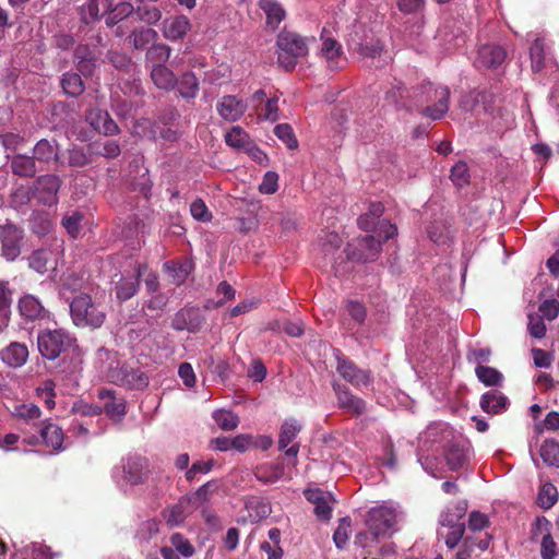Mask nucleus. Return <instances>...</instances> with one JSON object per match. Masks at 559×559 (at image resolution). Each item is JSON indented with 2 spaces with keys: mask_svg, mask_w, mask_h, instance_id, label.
<instances>
[{
  "mask_svg": "<svg viewBox=\"0 0 559 559\" xmlns=\"http://www.w3.org/2000/svg\"><path fill=\"white\" fill-rule=\"evenodd\" d=\"M419 441L425 443H448L444 449V460L452 472L465 469L472 457V445L461 437L455 438L452 429L443 423L429 425L420 435Z\"/></svg>",
  "mask_w": 559,
  "mask_h": 559,
  "instance_id": "obj_1",
  "label": "nucleus"
},
{
  "mask_svg": "<svg viewBox=\"0 0 559 559\" xmlns=\"http://www.w3.org/2000/svg\"><path fill=\"white\" fill-rule=\"evenodd\" d=\"M449 88L431 82H427L412 92L413 107H423L421 115L431 120H440L444 117L449 110Z\"/></svg>",
  "mask_w": 559,
  "mask_h": 559,
  "instance_id": "obj_2",
  "label": "nucleus"
},
{
  "mask_svg": "<svg viewBox=\"0 0 559 559\" xmlns=\"http://www.w3.org/2000/svg\"><path fill=\"white\" fill-rule=\"evenodd\" d=\"M309 40L313 37H304L292 31H282L276 38L277 64L286 71H292L298 62L309 53Z\"/></svg>",
  "mask_w": 559,
  "mask_h": 559,
  "instance_id": "obj_3",
  "label": "nucleus"
},
{
  "mask_svg": "<svg viewBox=\"0 0 559 559\" xmlns=\"http://www.w3.org/2000/svg\"><path fill=\"white\" fill-rule=\"evenodd\" d=\"M70 314L76 326L97 329L103 325L106 312L102 305L92 300L91 296L80 294L70 304Z\"/></svg>",
  "mask_w": 559,
  "mask_h": 559,
  "instance_id": "obj_4",
  "label": "nucleus"
},
{
  "mask_svg": "<svg viewBox=\"0 0 559 559\" xmlns=\"http://www.w3.org/2000/svg\"><path fill=\"white\" fill-rule=\"evenodd\" d=\"M147 462L139 455L129 456L120 467H115L112 478L120 490L127 492L129 488L144 481Z\"/></svg>",
  "mask_w": 559,
  "mask_h": 559,
  "instance_id": "obj_5",
  "label": "nucleus"
},
{
  "mask_svg": "<svg viewBox=\"0 0 559 559\" xmlns=\"http://www.w3.org/2000/svg\"><path fill=\"white\" fill-rule=\"evenodd\" d=\"M399 510L391 503H383L368 511L367 526L374 537L391 536L396 532Z\"/></svg>",
  "mask_w": 559,
  "mask_h": 559,
  "instance_id": "obj_6",
  "label": "nucleus"
},
{
  "mask_svg": "<svg viewBox=\"0 0 559 559\" xmlns=\"http://www.w3.org/2000/svg\"><path fill=\"white\" fill-rule=\"evenodd\" d=\"M74 338L63 329L45 330L38 334L37 346L40 355L49 360L58 358L69 349Z\"/></svg>",
  "mask_w": 559,
  "mask_h": 559,
  "instance_id": "obj_7",
  "label": "nucleus"
},
{
  "mask_svg": "<svg viewBox=\"0 0 559 559\" xmlns=\"http://www.w3.org/2000/svg\"><path fill=\"white\" fill-rule=\"evenodd\" d=\"M336 372L356 389H372L373 376L370 370L356 366L352 360L336 353Z\"/></svg>",
  "mask_w": 559,
  "mask_h": 559,
  "instance_id": "obj_8",
  "label": "nucleus"
},
{
  "mask_svg": "<svg viewBox=\"0 0 559 559\" xmlns=\"http://www.w3.org/2000/svg\"><path fill=\"white\" fill-rule=\"evenodd\" d=\"M320 40L319 58L325 67L331 71L344 68L347 63V58L341 43L326 28L322 29Z\"/></svg>",
  "mask_w": 559,
  "mask_h": 559,
  "instance_id": "obj_9",
  "label": "nucleus"
},
{
  "mask_svg": "<svg viewBox=\"0 0 559 559\" xmlns=\"http://www.w3.org/2000/svg\"><path fill=\"white\" fill-rule=\"evenodd\" d=\"M23 231L16 225L7 222L0 226L1 254L8 261H14L21 253Z\"/></svg>",
  "mask_w": 559,
  "mask_h": 559,
  "instance_id": "obj_10",
  "label": "nucleus"
},
{
  "mask_svg": "<svg viewBox=\"0 0 559 559\" xmlns=\"http://www.w3.org/2000/svg\"><path fill=\"white\" fill-rule=\"evenodd\" d=\"M302 426L295 418H287L283 421L278 436V449L285 450V455L287 457L293 459L292 465L295 466L297 464V455L299 452V443H294L289 448L288 444L293 442V440L300 432Z\"/></svg>",
  "mask_w": 559,
  "mask_h": 559,
  "instance_id": "obj_11",
  "label": "nucleus"
},
{
  "mask_svg": "<svg viewBox=\"0 0 559 559\" xmlns=\"http://www.w3.org/2000/svg\"><path fill=\"white\" fill-rule=\"evenodd\" d=\"M332 388L337 401V406L350 414L359 416L366 411V402L355 395L345 384L334 381Z\"/></svg>",
  "mask_w": 559,
  "mask_h": 559,
  "instance_id": "obj_12",
  "label": "nucleus"
},
{
  "mask_svg": "<svg viewBox=\"0 0 559 559\" xmlns=\"http://www.w3.org/2000/svg\"><path fill=\"white\" fill-rule=\"evenodd\" d=\"M146 266L143 264H135L132 272L128 275H121L119 281L115 282L116 297L121 300L132 298L140 286V278L144 274Z\"/></svg>",
  "mask_w": 559,
  "mask_h": 559,
  "instance_id": "obj_13",
  "label": "nucleus"
},
{
  "mask_svg": "<svg viewBox=\"0 0 559 559\" xmlns=\"http://www.w3.org/2000/svg\"><path fill=\"white\" fill-rule=\"evenodd\" d=\"M506 50L498 45H483L478 48L474 66L478 70L498 69L506 60Z\"/></svg>",
  "mask_w": 559,
  "mask_h": 559,
  "instance_id": "obj_14",
  "label": "nucleus"
},
{
  "mask_svg": "<svg viewBox=\"0 0 559 559\" xmlns=\"http://www.w3.org/2000/svg\"><path fill=\"white\" fill-rule=\"evenodd\" d=\"M63 439V431L58 425L51 421L44 423L40 429V440L47 448L51 449V452L58 453L64 449ZM25 441L31 445H36L39 443V438L32 436Z\"/></svg>",
  "mask_w": 559,
  "mask_h": 559,
  "instance_id": "obj_15",
  "label": "nucleus"
},
{
  "mask_svg": "<svg viewBox=\"0 0 559 559\" xmlns=\"http://www.w3.org/2000/svg\"><path fill=\"white\" fill-rule=\"evenodd\" d=\"M192 24L186 15H171L163 20L160 32L165 39L178 41L191 31Z\"/></svg>",
  "mask_w": 559,
  "mask_h": 559,
  "instance_id": "obj_16",
  "label": "nucleus"
},
{
  "mask_svg": "<svg viewBox=\"0 0 559 559\" xmlns=\"http://www.w3.org/2000/svg\"><path fill=\"white\" fill-rule=\"evenodd\" d=\"M381 250V241L373 235L365 236L357 241V251L352 250V245L346 249L347 258L360 262L374 260Z\"/></svg>",
  "mask_w": 559,
  "mask_h": 559,
  "instance_id": "obj_17",
  "label": "nucleus"
},
{
  "mask_svg": "<svg viewBox=\"0 0 559 559\" xmlns=\"http://www.w3.org/2000/svg\"><path fill=\"white\" fill-rule=\"evenodd\" d=\"M17 310L22 319L27 322L41 320L48 313L41 301L31 294H25L19 299Z\"/></svg>",
  "mask_w": 559,
  "mask_h": 559,
  "instance_id": "obj_18",
  "label": "nucleus"
},
{
  "mask_svg": "<svg viewBox=\"0 0 559 559\" xmlns=\"http://www.w3.org/2000/svg\"><path fill=\"white\" fill-rule=\"evenodd\" d=\"M216 109L224 120L235 122L246 112L247 104L237 96L226 95L217 103Z\"/></svg>",
  "mask_w": 559,
  "mask_h": 559,
  "instance_id": "obj_19",
  "label": "nucleus"
},
{
  "mask_svg": "<svg viewBox=\"0 0 559 559\" xmlns=\"http://www.w3.org/2000/svg\"><path fill=\"white\" fill-rule=\"evenodd\" d=\"M203 318L200 309L191 307L179 310L175 314L171 326L177 331L197 332L200 330Z\"/></svg>",
  "mask_w": 559,
  "mask_h": 559,
  "instance_id": "obj_20",
  "label": "nucleus"
},
{
  "mask_svg": "<svg viewBox=\"0 0 559 559\" xmlns=\"http://www.w3.org/2000/svg\"><path fill=\"white\" fill-rule=\"evenodd\" d=\"M86 121L97 132L114 135L119 132L117 123L106 110L92 109L86 114Z\"/></svg>",
  "mask_w": 559,
  "mask_h": 559,
  "instance_id": "obj_21",
  "label": "nucleus"
},
{
  "mask_svg": "<svg viewBox=\"0 0 559 559\" xmlns=\"http://www.w3.org/2000/svg\"><path fill=\"white\" fill-rule=\"evenodd\" d=\"M479 406L489 415H499L508 409L509 399L500 391L490 390L480 396Z\"/></svg>",
  "mask_w": 559,
  "mask_h": 559,
  "instance_id": "obj_22",
  "label": "nucleus"
},
{
  "mask_svg": "<svg viewBox=\"0 0 559 559\" xmlns=\"http://www.w3.org/2000/svg\"><path fill=\"white\" fill-rule=\"evenodd\" d=\"M5 551V544L0 539V559L4 558ZM11 559H51V555L46 546L32 543L31 545L16 549Z\"/></svg>",
  "mask_w": 559,
  "mask_h": 559,
  "instance_id": "obj_23",
  "label": "nucleus"
},
{
  "mask_svg": "<svg viewBox=\"0 0 559 559\" xmlns=\"http://www.w3.org/2000/svg\"><path fill=\"white\" fill-rule=\"evenodd\" d=\"M0 358L9 367H22L28 358L27 346L23 343L12 342L0 352Z\"/></svg>",
  "mask_w": 559,
  "mask_h": 559,
  "instance_id": "obj_24",
  "label": "nucleus"
},
{
  "mask_svg": "<svg viewBox=\"0 0 559 559\" xmlns=\"http://www.w3.org/2000/svg\"><path fill=\"white\" fill-rule=\"evenodd\" d=\"M60 179L55 175H46L37 179V192L39 200L45 204L56 202L57 193L60 189Z\"/></svg>",
  "mask_w": 559,
  "mask_h": 559,
  "instance_id": "obj_25",
  "label": "nucleus"
},
{
  "mask_svg": "<svg viewBox=\"0 0 559 559\" xmlns=\"http://www.w3.org/2000/svg\"><path fill=\"white\" fill-rule=\"evenodd\" d=\"M98 397L104 401L106 414L114 420H120L126 414V402L122 397H117L115 391L99 390Z\"/></svg>",
  "mask_w": 559,
  "mask_h": 559,
  "instance_id": "obj_26",
  "label": "nucleus"
},
{
  "mask_svg": "<svg viewBox=\"0 0 559 559\" xmlns=\"http://www.w3.org/2000/svg\"><path fill=\"white\" fill-rule=\"evenodd\" d=\"M112 0H90L81 8V17L84 23H91L109 14Z\"/></svg>",
  "mask_w": 559,
  "mask_h": 559,
  "instance_id": "obj_27",
  "label": "nucleus"
},
{
  "mask_svg": "<svg viewBox=\"0 0 559 559\" xmlns=\"http://www.w3.org/2000/svg\"><path fill=\"white\" fill-rule=\"evenodd\" d=\"M151 78L155 86L160 90L170 91L177 84L176 75L164 64H154L151 70Z\"/></svg>",
  "mask_w": 559,
  "mask_h": 559,
  "instance_id": "obj_28",
  "label": "nucleus"
},
{
  "mask_svg": "<svg viewBox=\"0 0 559 559\" xmlns=\"http://www.w3.org/2000/svg\"><path fill=\"white\" fill-rule=\"evenodd\" d=\"M192 509L191 499L186 497L180 498L177 503L169 508L166 515L167 524L170 526L180 525L183 523L188 514H190Z\"/></svg>",
  "mask_w": 559,
  "mask_h": 559,
  "instance_id": "obj_29",
  "label": "nucleus"
},
{
  "mask_svg": "<svg viewBox=\"0 0 559 559\" xmlns=\"http://www.w3.org/2000/svg\"><path fill=\"white\" fill-rule=\"evenodd\" d=\"M475 376L485 386L501 388L504 382L503 374L498 369L489 366L475 367Z\"/></svg>",
  "mask_w": 559,
  "mask_h": 559,
  "instance_id": "obj_30",
  "label": "nucleus"
},
{
  "mask_svg": "<svg viewBox=\"0 0 559 559\" xmlns=\"http://www.w3.org/2000/svg\"><path fill=\"white\" fill-rule=\"evenodd\" d=\"M558 499L559 492L557 487L552 483L546 481L540 485L536 497V504L540 509H551L558 502Z\"/></svg>",
  "mask_w": 559,
  "mask_h": 559,
  "instance_id": "obj_31",
  "label": "nucleus"
},
{
  "mask_svg": "<svg viewBox=\"0 0 559 559\" xmlns=\"http://www.w3.org/2000/svg\"><path fill=\"white\" fill-rule=\"evenodd\" d=\"M12 294L9 283L0 281V329L8 326L10 322Z\"/></svg>",
  "mask_w": 559,
  "mask_h": 559,
  "instance_id": "obj_32",
  "label": "nucleus"
},
{
  "mask_svg": "<svg viewBox=\"0 0 559 559\" xmlns=\"http://www.w3.org/2000/svg\"><path fill=\"white\" fill-rule=\"evenodd\" d=\"M259 7L266 15L267 25L273 28H276L285 17V11L275 0H260Z\"/></svg>",
  "mask_w": 559,
  "mask_h": 559,
  "instance_id": "obj_33",
  "label": "nucleus"
},
{
  "mask_svg": "<svg viewBox=\"0 0 559 559\" xmlns=\"http://www.w3.org/2000/svg\"><path fill=\"white\" fill-rule=\"evenodd\" d=\"M539 456L547 466L559 468V442L546 439L539 447Z\"/></svg>",
  "mask_w": 559,
  "mask_h": 559,
  "instance_id": "obj_34",
  "label": "nucleus"
},
{
  "mask_svg": "<svg viewBox=\"0 0 559 559\" xmlns=\"http://www.w3.org/2000/svg\"><path fill=\"white\" fill-rule=\"evenodd\" d=\"M11 168L20 177H33L37 173L34 157L26 155H15L11 160Z\"/></svg>",
  "mask_w": 559,
  "mask_h": 559,
  "instance_id": "obj_35",
  "label": "nucleus"
},
{
  "mask_svg": "<svg viewBox=\"0 0 559 559\" xmlns=\"http://www.w3.org/2000/svg\"><path fill=\"white\" fill-rule=\"evenodd\" d=\"M158 37L155 29L148 27L134 28L130 35V40L135 49H146Z\"/></svg>",
  "mask_w": 559,
  "mask_h": 559,
  "instance_id": "obj_36",
  "label": "nucleus"
},
{
  "mask_svg": "<svg viewBox=\"0 0 559 559\" xmlns=\"http://www.w3.org/2000/svg\"><path fill=\"white\" fill-rule=\"evenodd\" d=\"M79 71L84 75L92 74L95 68V55L85 46L76 47L74 51Z\"/></svg>",
  "mask_w": 559,
  "mask_h": 559,
  "instance_id": "obj_37",
  "label": "nucleus"
},
{
  "mask_svg": "<svg viewBox=\"0 0 559 559\" xmlns=\"http://www.w3.org/2000/svg\"><path fill=\"white\" fill-rule=\"evenodd\" d=\"M12 416L26 424H32L41 416L40 408L34 403L16 404L13 407Z\"/></svg>",
  "mask_w": 559,
  "mask_h": 559,
  "instance_id": "obj_38",
  "label": "nucleus"
},
{
  "mask_svg": "<svg viewBox=\"0 0 559 559\" xmlns=\"http://www.w3.org/2000/svg\"><path fill=\"white\" fill-rule=\"evenodd\" d=\"M257 478L264 484H273L284 477V466L281 463L265 464L258 467Z\"/></svg>",
  "mask_w": 559,
  "mask_h": 559,
  "instance_id": "obj_39",
  "label": "nucleus"
},
{
  "mask_svg": "<svg viewBox=\"0 0 559 559\" xmlns=\"http://www.w3.org/2000/svg\"><path fill=\"white\" fill-rule=\"evenodd\" d=\"M246 509L248 511L251 522H259L265 519L271 513V507L267 502L260 498H250L246 501Z\"/></svg>",
  "mask_w": 559,
  "mask_h": 559,
  "instance_id": "obj_40",
  "label": "nucleus"
},
{
  "mask_svg": "<svg viewBox=\"0 0 559 559\" xmlns=\"http://www.w3.org/2000/svg\"><path fill=\"white\" fill-rule=\"evenodd\" d=\"M134 12V7L131 2L121 1L116 4L112 3L109 14L106 16V24L114 26Z\"/></svg>",
  "mask_w": 559,
  "mask_h": 559,
  "instance_id": "obj_41",
  "label": "nucleus"
},
{
  "mask_svg": "<svg viewBox=\"0 0 559 559\" xmlns=\"http://www.w3.org/2000/svg\"><path fill=\"white\" fill-rule=\"evenodd\" d=\"M225 142L230 147H234L236 150H242L252 142L250 140L249 134L239 126L233 127L226 134H225Z\"/></svg>",
  "mask_w": 559,
  "mask_h": 559,
  "instance_id": "obj_42",
  "label": "nucleus"
},
{
  "mask_svg": "<svg viewBox=\"0 0 559 559\" xmlns=\"http://www.w3.org/2000/svg\"><path fill=\"white\" fill-rule=\"evenodd\" d=\"M35 159L43 163H48L57 157V145L55 141L47 139L39 140L34 147Z\"/></svg>",
  "mask_w": 559,
  "mask_h": 559,
  "instance_id": "obj_43",
  "label": "nucleus"
},
{
  "mask_svg": "<svg viewBox=\"0 0 559 559\" xmlns=\"http://www.w3.org/2000/svg\"><path fill=\"white\" fill-rule=\"evenodd\" d=\"M212 417L216 425L225 431L235 430L239 425V417L227 409H216L213 412Z\"/></svg>",
  "mask_w": 559,
  "mask_h": 559,
  "instance_id": "obj_44",
  "label": "nucleus"
},
{
  "mask_svg": "<svg viewBox=\"0 0 559 559\" xmlns=\"http://www.w3.org/2000/svg\"><path fill=\"white\" fill-rule=\"evenodd\" d=\"M178 90L183 98H194L199 92V80L193 72H186L178 82Z\"/></svg>",
  "mask_w": 559,
  "mask_h": 559,
  "instance_id": "obj_45",
  "label": "nucleus"
},
{
  "mask_svg": "<svg viewBox=\"0 0 559 559\" xmlns=\"http://www.w3.org/2000/svg\"><path fill=\"white\" fill-rule=\"evenodd\" d=\"M405 94L412 98V95L408 94L406 88L399 83L397 85L393 86L390 91L386 92L385 98L390 104H393L396 108H405V109H412L413 103H408L405 99Z\"/></svg>",
  "mask_w": 559,
  "mask_h": 559,
  "instance_id": "obj_46",
  "label": "nucleus"
},
{
  "mask_svg": "<svg viewBox=\"0 0 559 559\" xmlns=\"http://www.w3.org/2000/svg\"><path fill=\"white\" fill-rule=\"evenodd\" d=\"M91 153L106 158H115L120 154V146L114 140H106L104 142H95L90 146Z\"/></svg>",
  "mask_w": 559,
  "mask_h": 559,
  "instance_id": "obj_47",
  "label": "nucleus"
},
{
  "mask_svg": "<svg viewBox=\"0 0 559 559\" xmlns=\"http://www.w3.org/2000/svg\"><path fill=\"white\" fill-rule=\"evenodd\" d=\"M61 86L66 94L79 96L84 92V84L81 76L76 73H64L61 80Z\"/></svg>",
  "mask_w": 559,
  "mask_h": 559,
  "instance_id": "obj_48",
  "label": "nucleus"
},
{
  "mask_svg": "<svg viewBox=\"0 0 559 559\" xmlns=\"http://www.w3.org/2000/svg\"><path fill=\"white\" fill-rule=\"evenodd\" d=\"M171 53V48L164 43H153L146 51V60L156 64L166 62Z\"/></svg>",
  "mask_w": 559,
  "mask_h": 559,
  "instance_id": "obj_49",
  "label": "nucleus"
},
{
  "mask_svg": "<svg viewBox=\"0 0 559 559\" xmlns=\"http://www.w3.org/2000/svg\"><path fill=\"white\" fill-rule=\"evenodd\" d=\"M51 252L47 250H37L28 258V265L34 271L44 274L50 267Z\"/></svg>",
  "mask_w": 559,
  "mask_h": 559,
  "instance_id": "obj_50",
  "label": "nucleus"
},
{
  "mask_svg": "<svg viewBox=\"0 0 559 559\" xmlns=\"http://www.w3.org/2000/svg\"><path fill=\"white\" fill-rule=\"evenodd\" d=\"M551 523L545 516H537L531 526V540L540 542L551 535Z\"/></svg>",
  "mask_w": 559,
  "mask_h": 559,
  "instance_id": "obj_51",
  "label": "nucleus"
},
{
  "mask_svg": "<svg viewBox=\"0 0 559 559\" xmlns=\"http://www.w3.org/2000/svg\"><path fill=\"white\" fill-rule=\"evenodd\" d=\"M530 55H531V61H532V70L534 72L542 71L545 66V57H546L545 44L542 39H536L533 43V45L530 49Z\"/></svg>",
  "mask_w": 559,
  "mask_h": 559,
  "instance_id": "obj_52",
  "label": "nucleus"
},
{
  "mask_svg": "<svg viewBox=\"0 0 559 559\" xmlns=\"http://www.w3.org/2000/svg\"><path fill=\"white\" fill-rule=\"evenodd\" d=\"M158 532L159 523L156 520H146L140 524L135 537L140 543H148Z\"/></svg>",
  "mask_w": 559,
  "mask_h": 559,
  "instance_id": "obj_53",
  "label": "nucleus"
},
{
  "mask_svg": "<svg viewBox=\"0 0 559 559\" xmlns=\"http://www.w3.org/2000/svg\"><path fill=\"white\" fill-rule=\"evenodd\" d=\"M275 135L287 146L289 150L298 147V141L295 136L294 130L288 123H280L274 128Z\"/></svg>",
  "mask_w": 559,
  "mask_h": 559,
  "instance_id": "obj_54",
  "label": "nucleus"
},
{
  "mask_svg": "<svg viewBox=\"0 0 559 559\" xmlns=\"http://www.w3.org/2000/svg\"><path fill=\"white\" fill-rule=\"evenodd\" d=\"M450 178L456 187H463L469 181L468 167L464 162L456 163L451 168Z\"/></svg>",
  "mask_w": 559,
  "mask_h": 559,
  "instance_id": "obj_55",
  "label": "nucleus"
},
{
  "mask_svg": "<svg viewBox=\"0 0 559 559\" xmlns=\"http://www.w3.org/2000/svg\"><path fill=\"white\" fill-rule=\"evenodd\" d=\"M136 14L141 22H144L148 25H155L162 19V11L156 7H139Z\"/></svg>",
  "mask_w": 559,
  "mask_h": 559,
  "instance_id": "obj_56",
  "label": "nucleus"
},
{
  "mask_svg": "<svg viewBox=\"0 0 559 559\" xmlns=\"http://www.w3.org/2000/svg\"><path fill=\"white\" fill-rule=\"evenodd\" d=\"M464 532L465 525H462L454 526V528H449L447 533H443V531H438V535L439 537L444 538V543L450 549H453L462 539Z\"/></svg>",
  "mask_w": 559,
  "mask_h": 559,
  "instance_id": "obj_57",
  "label": "nucleus"
},
{
  "mask_svg": "<svg viewBox=\"0 0 559 559\" xmlns=\"http://www.w3.org/2000/svg\"><path fill=\"white\" fill-rule=\"evenodd\" d=\"M491 350L488 347H475L469 349L467 360L475 364V367L486 366L490 361Z\"/></svg>",
  "mask_w": 559,
  "mask_h": 559,
  "instance_id": "obj_58",
  "label": "nucleus"
},
{
  "mask_svg": "<svg viewBox=\"0 0 559 559\" xmlns=\"http://www.w3.org/2000/svg\"><path fill=\"white\" fill-rule=\"evenodd\" d=\"M349 532L350 520L348 518H344L340 521V524L333 534V540L337 548H343L346 545Z\"/></svg>",
  "mask_w": 559,
  "mask_h": 559,
  "instance_id": "obj_59",
  "label": "nucleus"
},
{
  "mask_svg": "<svg viewBox=\"0 0 559 559\" xmlns=\"http://www.w3.org/2000/svg\"><path fill=\"white\" fill-rule=\"evenodd\" d=\"M373 233V236H376V238L380 241L381 239L388 240L397 234V228L389 221L381 219L376 224Z\"/></svg>",
  "mask_w": 559,
  "mask_h": 559,
  "instance_id": "obj_60",
  "label": "nucleus"
},
{
  "mask_svg": "<svg viewBox=\"0 0 559 559\" xmlns=\"http://www.w3.org/2000/svg\"><path fill=\"white\" fill-rule=\"evenodd\" d=\"M538 311L540 317L552 321L559 316V301L555 298L545 299L540 302Z\"/></svg>",
  "mask_w": 559,
  "mask_h": 559,
  "instance_id": "obj_61",
  "label": "nucleus"
},
{
  "mask_svg": "<svg viewBox=\"0 0 559 559\" xmlns=\"http://www.w3.org/2000/svg\"><path fill=\"white\" fill-rule=\"evenodd\" d=\"M190 213L192 217L199 222H210L212 219V213L209 211L203 200L197 199L190 205Z\"/></svg>",
  "mask_w": 559,
  "mask_h": 559,
  "instance_id": "obj_62",
  "label": "nucleus"
},
{
  "mask_svg": "<svg viewBox=\"0 0 559 559\" xmlns=\"http://www.w3.org/2000/svg\"><path fill=\"white\" fill-rule=\"evenodd\" d=\"M527 330L533 337L543 338L546 334L544 318L539 314H531L528 317Z\"/></svg>",
  "mask_w": 559,
  "mask_h": 559,
  "instance_id": "obj_63",
  "label": "nucleus"
},
{
  "mask_svg": "<svg viewBox=\"0 0 559 559\" xmlns=\"http://www.w3.org/2000/svg\"><path fill=\"white\" fill-rule=\"evenodd\" d=\"M175 551H178L183 557H191L194 552L193 546L181 534H174L170 538Z\"/></svg>",
  "mask_w": 559,
  "mask_h": 559,
  "instance_id": "obj_64",
  "label": "nucleus"
}]
</instances>
